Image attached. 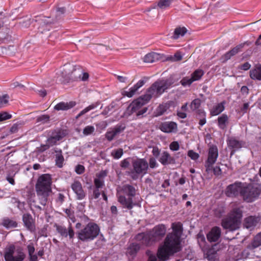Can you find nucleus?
Here are the masks:
<instances>
[{
  "instance_id": "obj_28",
  "label": "nucleus",
  "mask_w": 261,
  "mask_h": 261,
  "mask_svg": "<svg viewBox=\"0 0 261 261\" xmlns=\"http://www.w3.org/2000/svg\"><path fill=\"white\" fill-rule=\"evenodd\" d=\"M257 218L254 217H249L245 219L244 222V226L248 229H252L257 223Z\"/></svg>"
},
{
  "instance_id": "obj_64",
  "label": "nucleus",
  "mask_w": 261,
  "mask_h": 261,
  "mask_svg": "<svg viewBox=\"0 0 261 261\" xmlns=\"http://www.w3.org/2000/svg\"><path fill=\"white\" fill-rule=\"evenodd\" d=\"M38 93L40 96L44 97L46 95L47 92L46 90L42 89L38 90Z\"/></svg>"
},
{
  "instance_id": "obj_61",
  "label": "nucleus",
  "mask_w": 261,
  "mask_h": 261,
  "mask_svg": "<svg viewBox=\"0 0 261 261\" xmlns=\"http://www.w3.org/2000/svg\"><path fill=\"white\" fill-rule=\"evenodd\" d=\"M129 165V159H125L121 162V166L122 168H127Z\"/></svg>"
},
{
  "instance_id": "obj_13",
  "label": "nucleus",
  "mask_w": 261,
  "mask_h": 261,
  "mask_svg": "<svg viewBox=\"0 0 261 261\" xmlns=\"http://www.w3.org/2000/svg\"><path fill=\"white\" fill-rule=\"evenodd\" d=\"M148 165L147 162L143 159H137L133 162L134 170L130 173L131 177L134 179H137L139 175L145 174L148 168Z\"/></svg>"
},
{
  "instance_id": "obj_55",
  "label": "nucleus",
  "mask_w": 261,
  "mask_h": 261,
  "mask_svg": "<svg viewBox=\"0 0 261 261\" xmlns=\"http://www.w3.org/2000/svg\"><path fill=\"white\" fill-rule=\"evenodd\" d=\"M188 155L192 159V160H197L199 158V155L198 153L195 152L192 150H190L188 152Z\"/></svg>"
},
{
  "instance_id": "obj_38",
  "label": "nucleus",
  "mask_w": 261,
  "mask_h": 261,
  "mask_svg": "<svg viewBox=\"0 0 261 261\" xmlns=\"http://www.w3.org/2000/svg\"><path fill=\"white\" fill-rule=\"evenodd\" d=\"M16 18L11 17L10 18L7 16H5L3 18L0 19V29L3 28L6 23V25L10 26L11 23L10 22V20H14L16 19Z\"/></svg>"
},
{
  "instance_id": "obj_34",
  "label": "nucleus",
  "mask_w": 261,
  "mask_h": 261,
  "mask_svg": "<svg viewBox=\"0 0 261 261\" xmlns=\"http://www.w3.org/2000/svg\"><path fill=\"white\" fill-rule=\"evenodd\" d=\"M65 11L66 10L64 7L57 8L56 11L55 18L52 19H49V20L54 21L55 23L61 18V16L65 13Z\"/></svg>"
},
{
  "instance_id": "obj_60",
  "label": "nucleus",
  "mask_w": 261,
  "mask_h": 261,
  "mask_svg": "<svg viewBox=\"0 0 261 261\" xmlns=\"http://www.w3.org/2000/svg\"><path fill=\"white\" fill-rule=\"evenodd\" d=\"M250 67L251 65L248 62H245L241 65L240 69L243 70H247Z\"/></svg>"
},
{
  "instance_id": "obj_20",
  "label": "nucleus",
  "mask_w": 261,
  "mask_h": 261,
  "mask_svg": "<svg viewBox=\"0 0 261 261\" xmlns=\"http://www.w3.org/2000/svg\"><path fill=\"white\" fill-rule=\"evenodd\" d=\"M76 105V102L74 101L69 102H60L54 107V110L56 111H67Z\"/></svg>"
},
{
  "instance_id": "obj_39",
  "label": "nucleus",
  "mask_w": 261,
  "mask_h": 261,
  "mask_svg": "<svg viewBox=\"0 0 261 261\" xmlns=\"http://www.w3.org/2000/svg\"><path fill=\"white\" fill-rule=\"evenodd\" d=\"M1 31H0V39L1 40V43H4L6 40H7L9 37V35L8 33L9 29L8 28L6 29H1Z\"/></svg>"
},
{
  "instance_id": "obj_62",
  "label": "nucleus",
  "mask_w": 261,
  "mask_h": 261,
  "mask_svg": "<svg viewBox=\"0 0 261 261\" xmlns=\"http://www.w3.org/2000/svg\"><path fill=\"white\" fill-rule=\"evenodd\" d=\"M28 249L29 255H31L34 253L35 248L32 244H30L28 246Z\"/></svg>"
},
{
  "instance_id": "obj_9",
  "label": "nucleus",
  "mask_w": 261,
  "mask_h": 261,
  "mask_svg": "<svg viewBox=\"0 0 261 261\" xmlns=\"http://www.w3.org/2000/svg\"><path fill=\"white\" fill-rule=\"evenodd\" d=\"M117 191L119 202L123 206L129 209L132 208L133 206L132 198L129 197L126 198L125 196L121 195V194L124 193L129 196H134L135 194V188L129 185H125L122 188H118Z\"/></svg>"
},
{
  "instance_id": "obj_33",
  "label": "nucleus",
  "mask_w": 261,
  "mask_h": 261,
  "mask_svg": "<svg viewBox=\"0 0 261 261\" xmlns=\"http://www.w3.org/2000/svg\"><path fill=\"white\" fill-rule=\"evenodd\" d=\"M158 54L155 53H150L145 56L144 58V62L147 63H153L157 58Z\"/></svg>"
},
{
  "instance_id": "obj_16",
  "label": "nucleus",
  "mask_w": 261,
  "mask_h": 261,
  "mask_svg": "<svg viewBox=\"0 0 261 261\" xmlns=\"http://www.w3.org/2000/svg\"><path fill=\"white\" fill-rule=\"evenodd\" d=\"M247 43V42H244L243 43H241L233 48H232L230 50L228 51L224 55L221 56L220 58V60L222 63H225L228 60L230 59L231 58L236 55H237L238 53L241 51V49L244 47L245 44Z\"/></svg>"
},
{
  "instance_id": "obj_3",
  "label": "nucleus",
  "mask_w": 261,
  "mask_h": 261,
  "mask_svg": "<svg viewBox=\"0 0 261 261\" xmlns=\"http://www.w3.org/2000/svg\"><path fill=\"white\" fill-rule=\"evenodd\" d=\"M166 228L164 225H159L153 228L149 233H139L136 237L137 241L141 242L142 244L150 245L160 240L165 234Z\"/></svg>"
},
{
  "instance_id": "obj_29",
  "label": "nucleus",
  "mask_w": 261,
  "mask_h": 261,
  "mask_svg": "<svg viewBox=\"0 0 261 261\" xmlns=\"http://www.w3.org/2000/svg\"><path fill=\"white\" fill-rule=\"evenodd\" d=\"M55 152L56 157V164L58 167L61 168L63 167L64 161V158L62 155L61 150L59 148H57V149L56 150Z\"/></svg>"
},
{
  "instance_id": "obj_21",
  "label": "nucleus",
  "mask_w": 261,
  "mask_h": 261,
  "mask_svg": "<svg viewBox=\"0 0 261 261\" xmlns=\"http://www.w3.org/2000/svg\"><path fill=\"white\" fill-rule=\"evenodd\" d=\"M220 235V228L218 227H214L207 234V240L211 242H216L219 239Z\"/></svg>"
},
{
  "instance_id": "obj_8",
  "label": "nucleus",
  "mask_w": 261,
  "mask_h": 261,
  "mask_svg": "<svg viewBox=\"0 0 261 261\" xmlns=\"http://www.w3.org/2000/svg\"><path fill=\"white\" fill-rule=\"evenodd\" d=\"M25 256L23 249L20 247L11 245L5 249V261H23Z\"/></svg>"
},
{
  "instance_id": "obj_51",
  "label": "nucleus",
  "mask_w": 261,
  "mask_h": 261,
  "mask_svg": "<svg viewBox=\"0 0 261 261\" xmlns=\"http://www.w3.org/2000/svg\"><path fill=\"white\" fill-rule=\"evenodd\" d=\"M95 130V128L93 126H87L83 129V134L85 135H89L92 134Z\"/></svg>"
},
{
  "instance_id": "obj_32",
  "label": "nucleus",
  "mask_w": 261,
  "mask_h": 261,
  "mask_svg": "<svg viewBox=\"0 0 261 261\" xmlns=\"http://www.w3.org/2000/svg\"><path fill=\"white\" fill-rule=\"evenodd\" d=\"M224 109V107L222 102L217 104L214 106L211 111V114L212 116L218 115L220 114Z\"/></svg>"
},
{
  "instance_id": "obj_17",
  "label": "nucleus",
  "mask_w": 261,
  "mask_h": 261,
  "mask_svg": "<svg viewBox=\"0 0 261 261\" xmlns=\"http://www.w3.org/2000/svg\"><path fill=\"white\" fill-rule=\"evenodd\" d=\"M159 128L167 133H175L177 131V124L173 121L161 122Z\"/></svg>"
},
{
  "instance_id": "obj_42",
  "label": "nucleus",
  "mask_w": 261,
  "mask_h": 261,
  "mask_svg": "<svg viewBox=\"0 0 261 261\" xmlns=\"http://www.w3.org/2000/svg\"><path fill=\"white\" fill-rule=\"evenodd\" d=\"M228 120V117L225 114H223L221 116L219 117L218 119V122L220 127L224 129L225 127V123Z\"/></svg>"
},
{
  "instance_id": "obj_49",
  "label": "nucleus",
  "mask_w": 261,
  "mask_h": 261,
  "mask_svg": "<svg viewBox=\"0 0 261 261\" xmlns=\"http://www.w3.org/2000/svg\"><path fill=\"white\" fill-rule=\"evenodd\" d=\"M9 96L8 94H5L2 96H0V108H3L4 106L8 103Z\"/></svg>"
},
{
  "instance_id": "obj_52",
  "label": "nucleus",
  "mask_w": 261,
  "mask_h": 261,
  "mask_svg": "<svg viewBox=\"0 0 261 261\" xmlns=\"http://www.w3.org/2000/svg\"><path fill=\"white\" fill-rule=\"evenodd\" d=\"M212 169L210 171H206L207 173H213L215 175H219L221 174V170L219 167H214V165L212 166Z\"/></svg>"
},
{
  "instance_id": "obj_40",
  "label": "nucleus",
  "mask_w": 261,
  "mask_h": 261,
  "mask_svg": "<svg viewBox=\"0 0 261 261\" xmlns=\"http://www.w3.org/2000/svg\"><path fill=\"white\" fill-rule=\"evenodd\" d=\"M204 72L201 69H197L191 75V78L194 80V82L195 81L199 80L201 76L203 75Z\"/></svg>"
},
{
  "instance_id": "obj_24",
  "label": "nucleus",
  "mask_w": 261,
  "mask_h": 261,
  "mask_svg": "<svg viewBox=\"0 0 261 261\" xmlns=\"http://www.w3.org/2000/svg\"><path fill=\"white\" fill-rule=\"evenodd\" d=\"M249 75L252 80L261 81V64H256L254 68L250 71Z\"/></svg>"
},
{
  "instance_id": "obj_63",
  "label": "nucleus",
  "mask_w": 261,
  "mask_h": 261,
  "mask_svg": "<svg viewBox=\"0 0 261 261\" xmlns=\"http://www.w3.org/2000/svg\"><path fill=\"white\" fill-rule=\"evenodd\" d=\"M157 163L156 161L154 159H150L149 161V166L151 168H155L157 166Z\"/></svg>"
},
{
  "instance_id": "obj_10",
  "label": "nucleus",
  "mask_w": 261,
  "mask_h": 261,
  "mask_svg": "<svg viewBox=\"0 0 261 261\" xmlns=\"http://www.w3.org/2000/svg\"><path fill=\"white\" fill-rule=\"evenodd\" d=\"M260 189L257 185L244 184L243 190L241 192V195L244 200L247 202H252L255 200L259 196Z\"/></svg>"
},
{
  "instance_id": "obj_30",
  "label": "nucleus",
  "mask_w": 261,
  "mask_h": 261,
  "mask_svg": "<svg viewBox=\"0 0 261 261\" xmlns=\"http://www.w3.org/2000/svg\"><path fill=\"white\" fill-rule=\"evenodd\" d=\"M173 0H159L156 6L153 7V9H155L156 7L161 9H165L169 8L171 5Z\"/></svg>"
},
{
  "instance_id": "obj_14",
  "label": "nucleus",
  "mask_w": 261,
  "mask_h": 261,
  "mask_svg": "<svg viewBox=\"0 0 261 261\" xmlns=\"http://www.w3.org/2000/svg\"><path fill=\"white\" fill-rule=\"evenodd\" d=\"M218 156V150L217 148H210L207 159L204 164L206 171H210L212 169V166L216 163Z\"/></svg>"
},
{
  "instance_id": "obj_36",
  "label": "nucleus",
  "mask_w": 261,
  "mask_h": 261,
  "mask_svg": "<svg viewBox=\"0 0 261 261\" xmlns=\"http://www.w3.org/2000/svg\"><path fill=\"white\" fill-rule=\"evenodd\" d=\"M228 147H241L244 145V143L234 138H230L228 140Z\"/></svg>"
},
{
  "instance_id": "obj_1",
  "label": "nucleus",
  "mask_w": 261,
  "mask_h": 261,
  "mask_svg": "<svg viewBox=\"0 0 261 261\" xmlns=\"http://www.w3.org/2000/svg\"><path fill=\"white\" fill-rule=\"evenodd\" d=\"M172 228V232L167 235L164 245L158 250V256L162 261L167 260L169 256L181 249V225L179 223H173Z\"/></svg>"
},
{
  "instance_id": "obj_7",
  "label": "nucleus",
  "mask_w": 261,
  "mask_h": 261,
  "mask_svg": "<svg viewBox=\"0 0 261 261\" xmlns=\"http://www.w3.org/2000/svg\"><path fill=\"white\" fill-rule=\"evenodd\" d=\"M99 231L97 224L90 223L77 232V237L82 241L93 240L98 235Z\"/></svg>"
},
{
  "instance_id": "obj_35",
  "label": "nucleus",
  "mask_w": 261,
  "mask_h": 261,
  "mask_svg": "<svg viewBox=\"0 0 261 261\" xmlns=\"http://www.w3.org/2000/svg\"><path fill=\"white\" fill-rule=\"evenodd\" d=\"M140 248V246L136 243H133L127 248L126 253L130 255H134Z\"/></svg>"
},
{
  "instance_id": "obj_12",
  "label": "nucleus",
  "mask_w": 261,
  "mask_h": 261,
  "mask_svg": "<svg viewBox=\"0 0 261 261\" xmlns=\"http://www.w3.org/2000/svg\"><path fill=\"white\" fill-rule=\"evenodd\" d=\"M49 19V17L44 16H37L35 17L34 19L35 22H38L39 24L38 32L44 37H49L50 36L48 25L54 23V21H50Z\"/></svg>"
},
{
  "instance_id": "obj_47",
  "label": "nucleus",
  "mask_w": 261,
  "mask_h": 261,
  "mask_svg": "<svg viewBox=\"0 0 261 261\" xmlns=\"http://www.w3.org/2000/svg\"><path fill=\"white\" fill-rule=\"evenodd\" d=\"M169 159V155L168 153L166 152H163L161 154V156L160 158V161L163 164H166L168 163Z\"/></svg>"
},
{
  "instance_id": "obj_45",
  "label": "nucleus",
  "mask_w": 261,
  "mask_h": 261,
  "mask_svg": "<svg viewBox=\"0 0 261 261\" xmlns=\"http://www.w3.org/2000/svg\"><path fill=\"white\" fill-rule=\"evenodd\" d=\"M50 117L48 115H42L37 118L36 122H40L41 124H44L49 121Z\"/></svg>"
},
{
  "instance_id": "obj_19",
  "label": "nucleus",
  "mask_w": 261,
  "mask_h": 261,
  "mask_svg": "<svg viewBox=\"0 0 261 261\" xmlns=\"http://www.w3.org/2000/svg\"><path fill=\"white\" fill-rule=\"evenodd\" d=\"M71 188L74 192L76 194L77 198L80 199H83L85 194L84 192L81 184L79 181H74L71 185Z\"/></svg>"
},
{
  "instance_id": "obj_43",
  "label": "nucleus",
  "mask_w": 261,
  "mask_h": 261,
  "mask_svg": "<svg viewBox=\"0 0 261 261\" xmlns=\"http://www.w3.org/2000/svg\"><path fill=\"white\" fill-rule=\"evenodd\" d=\"M98 105V103H96L95 104L93 103L88 107H86L85 109H84L83 110H82L76 117V119H78L81 116L84 115L89 111L94 109L95 107H96Z\"/></svg>"
},
{
  "instance_id": "obj_11",
  "label": "nucleus",
  "mask_w": 261,
  "mask_h": 261,
  "mask_svg": "<svg viewBox=\"0 0 261 261\" xmlns=\"http://www.w3.org/2000/svg\"><path fill=\"white\" fill-rule=\"evenodd\" d=\"M68 134L65 129L57 128L51 131L49 137L46 141L45 145H42L40 147H50L57 145V142L62 140Z\"/></svg>"
},
{
  "instance_id": "obj_46",
  "label": "nucleus",
  "mask_w": 261,
  "mask_h": 261,
  "mask_svg": "<svg viewBox=\"0 0 261 261\" xmlns=\"http://www.w3.org/2000/svg\"><path fill=\"white\" fill-rule=\"evenodd\" d=\"M168 107L166 105H160L156 110V116L162 115L167 110Z\"/></svg>"
},
{
  "instance_id": "obj_2",
  "label": "nucleus",
  "mask_w": 261,
  "mask_h": 261,
  "mask_svg": "<svg viewBox=\"0 0 261 261\" xmlns=\"http://www.w3.org/2000/svg\"><path fill=\"white\" fill-rule=\"evenodd\" d=\"M171 79L159 80L153 83L147 90L146 94L134 100L129 106L132 113L138 111L146 104L152 97H157L168 89L172 84Z\"/></svg>"
},
{
  "instance_id": "obj_15",
  "label": "nucleus",
  "mask_w": 261,
  "mask_h": 261,
  "mask_svg": "<svg viewBox=\"0 0 261 261\" xmlns=\"http://www.w3.org/2000/svg\"><path fill=\"white\" fill-rule=\"evenodd\" d=\"M245 184L241 182H235L227 187L226 189L225 193L227 196L233 197L241 194V192L243 190Z\"/></svg>"
},
{
  "instance_id": "obj_48",
  "label": "nucleus",
  "mask_w": 261,
  "mask_h": 261,
  "mask_svg": "<svg viewBox=\"0 0 261 261\" xmlns=\"http://www.w3.org/2000/svg\"><path fill=\"white\" fill-rule=\"evenodd\" d=\"M194 82V80L191 77H184L180 82L183 86H190Z\"/></svg>"
},
{
  "instance_id": "obj_58",
  "label": "nucleus",
  "mask_w": 261,
  "mask_h": 261,
  "mask_svg": "<svg viewBox=\"0 0 261 261\" xmlns=\"http://www.w3.org/2000/svg\"><path fill=\"white\" fill-rule=\"evenodd\" d=\"M125 128V126L124 125V124H120L117 125L116 126L114 127V129H116V130L118 131V134H119L120 133L123 131Z\"/></svg>"
},
{
  "instance_id": "obj_57",
  "label": "nucleus",
  "mask_w": 261,
  "mask_h": 261,
  "mask_svg": "<svg viewBox=\"0 0 261 261\" xmlns=\"http://www.w3.org/2000/svg\"><path fill=\"white\" fill-rule=\"evenodd\" d=\"M84 170L85 168L83 166L79 165L76 166L75 171L77 174H80L84 172Z\"/></svg>"
},
{
  "instance_id": "obj_23",
  "label": "nucleus",
  "mask_w": 261,
  "mask_h": 261,
  "mask_svg": "<svg viewBox=\"0 0 261 261\" xmlns=\"http://www.w3.org/2000/svg\"><path fill=\"white\" fill-rule=\"evenodd\" d=\"M216 246H213L207 251L203 250L205 257L209 261H217L218 260V255L216 250Z\"/></svg>"
},
{
  "instance_id": "obj_44",
  "label": "nucleus",
  "mask_w": 261,
  "mask_h": 261,
  "mask_svg": "<svg viewBox=\"0 0 261 261\" xmlns=\"http://www.w3.org/2000/svg\"><path fill=\"white\" fill-rule=\"evenodd\" d=\"M261 245V232L258 233L254 238L252 246L253 248H256Z\"/></svg>"
},
{
  "instance_id": "obj_37",
  "label": "nucleus",
  "mask_w": 261,
  "mask_h": 261,
  "mask_svg": "<svg viewBox=\"0 0 261 261\" xmlns=\"http://www.w3.org/2000/svg\"><path fill=\"white\" fill-rule=\"evenodd\" d=\"M32 21L33 20H32L30 17L26 16L20 18V21L19 23L21 27L26 28H28L31 25Z\"/></svg>"
},
{
  "instance_id": "obj_50",
  "label": "nucleus",
  "mask_w": 261,
  "mask_h": 261,
  "mask_svg": "<svg viewBox=\"0 0 261 261\" xmlns=\"http://www.w3.org/2000/svg\"><path fill=\"white\" fill-rule=\"evenodd\" d=\"M198 242L200 246V247L203 249H204V244L205 243V240L204 236L203 234L199 233L197 237Z\"/></svg>"
},
{
  "instance_id": "obj_18",
  "label": "nucleus",
  "mask_w": 261,
  "mask_h": 261,
  "mask_svg": "<svg viewBox=\"0 0 261 261\" xmlns=\"http://www.w3.org/2000/svg\"><path fill=\"white\" fill-rule=\"evenodd\" d=\"M145 84L144 80L139 81L133 87H131L128 89V91L126 90L127 87L125 88V90L122 92V94L127 96L128 97H132L137 91V90L141 88Z\"/></svg>"
},
{
  "instance_id": "obj_26",
  "label": "nucleus",
  "mask_w": 261,
  "mask_h": 261,
  "mask_svg": "<svg viewBox=\"0 0 261 261\" xmlns=\"http://www.w3.org/2000/svg\"><path fill=\"white\" fill-rule=\"evenodd\" d=\"M201 100L199 98H196L193 100L190 105V108L193 111H196L198 115L202 116H205L204 112L202 110H199L198 108L200 106Z\"/></svg>"
},
{
  "instance_id": "obj_31",
  "label": "nucleus",
  "mask_w": 261,
  "mask_h": 261,
  "mask_svg": "<svg viewBox=\"0 0 261 261\" xmlns=\"http://www.w3.org/2000/svg\"><path fill=\"white\" fill-rule=\"evenodd\" d=\"M187 32V30L185 27H177L174 30L172 38L177 39L179 36H184Z\"/></svg>"
},
{
  "instance_id": "obj_56",
  "label": "nucleus",
  "mask_w": 261,
  "mask_h": 261,
  "mask_svg": "<svg viewBox=\"0 0 261 261\" xmlns=\"http://www.w3.org/2000/svg\"><path fill=\"white\" fill-rule=\"evenodd\" d=\"M94 184L97 188H99L103 185V181L102 179L97 178L94 180Z\"/></svg>"
},
{
  "instance_id": "obj_4",
  "label": "nucleus",
  "mask_w": 261,
  "mask_h": 261,
  "mask_svg": "<svg viewBox=\"0 0 261 261\" xmlns=\"http://www.w3.org/2000/svg\"><path fill=\"white\" fill-rule=\"evenodd\" d=\"M50 184L51 177L49 174H43L38 179L36 190L42 205H45L47 198L51 192Z\"/></svg>"
},
{
  "instance_id": "obj_6",
  "label": "nucleus",
  "mask_w": 261,
  "mask_h": 261,
  "mask_svg": "<svg viewBox=\"0 0 261 261\" xmlns=\"http://www.w3.org/2000/svg\"><path fill=\"white\" fill-rule=\"evenodd\" d=\"M242 217V211L240 207L233 208L229 216L223 220L222 225L224 228L232 231L239 228Z\"/></svg>"
},
{
  "instance_id": "obj_27",
  "label": "nucleus",
  "mask_w": 261,
  "mask_h": 261,
  "mask_svg": "<svg viewBox=\"0 0 261 261\" xmlns=\"http://www.w3.org/2000/svg\"><path fill=\"white\" fill-rule=\"evenodd\" d=\"M1 224L7 229H12L17 226V223L16 221L8 218L3 219Z\"/></svg>"
},
{
  "instance_id": "obj_25",
  "label": "nucleus",
  "mask_w": 261,
  "mask_h": 261,
  "mask_svg": "<svg viewBox=\"0 0 261 261\" xmlns=\"http://www.w3.org/2000/svg\"><path fill=\"white\" fill-rule=\"evenodd\" d=\"M23 222L27 229L31 231H34L35 229L34 222L30 215L24 214L23 216Z\"/></svg>"
},
{
  "instance_id": "obj_5",
  "label": "nucleus",
  "mask_w": 261,
  "mask_h": 261,
  "mask_svg": "<svg viewBox=\"0 0 261 261\" xmlns=\"http://www.w3.org/2000/svg\"><path fill=\"white\" fill-rule=\"evenodd\" d=\"M82 72L79 68L70 63H66L61 67L58 73V78L62 83L65 84L77 80L80 78Z\"/></svg>"
},
{
  "instance_id": "obj_22",
  "label": "nucleus",
  "mask_w": 261,
  "mask_h": 261,
  "mask_svg": "<svg viewBox=\"0 0 261 261\" xmlns=\"http://www.w3.org/2000/svg\"><path fill=\"white\" fill-rule=\"evenodd\" d=\"M57 230L63 237H67L69 236L70 239H72L74 236V232L70 225L68 230L64 227L57 226Z\"/></svg>"
},
{
  "instance_id": "obj_59",
  "label": "nucleus",
  "mask_w": 261,
  "mask_h": 261,
  "mask_svg": "<svg viewBox=\"0 0 261 261\" xmlns=\"http://www.w3.org/2000/svg\"><path fill=\"white\" fill-rule=\"evenodd\" d=\"M117 105L114 101L112 102L106 108L109 110L110 112L112 111L113 109L117 107Z\"/></svg>"
},
{
  "instance_id": "obj_54",
  "label": "nucleus",
  "mask_w": 261,
  "mask_h": 261,
  "mask_svg": "<svg viewBox=\"0 0 261 261\" xmlns=\"http://www.w3.org/2000/svg\"><path fill=\"white\" fill-rule=\"evenodd\" d=\"M11 117L12 115L6 112L0 113V121L9 119L11 118Z\"/></svg>"
},
{
  "instance_id": "obj_53",
  "label": "nucleus",
  "mask_w": 261,
  "mask_h": 261,
  "mask_svg": "<svg viewBox=\"0 0 261 261\" xmlns=\"http://www.w3.org/2000/svg\"><path fill=\"white\" fill-rule=\"evenodd\" d=\"M122 154H123V150L121 148H119L117 150H114L112 152V156L115 158V159H119L120 158H121V156L122 155Z\"/></svg>"
},
{
  "instance_id": "obj_41",
  "label": "nucleus",
  "mask_w": 261,
  "mask_h": 261,
  "mask_svg": "<svg viewBox=\"0 0 261 261\" xmlns=\"http://www.w3.org/2000/svg\"><path fill=\"white\" fill-rule=\"evenodd\" d=\"M117 135H118V131L116 130V129H114V128H113L106 133V138L109 141H111Z\"/></svg>"
}]
</instances>
